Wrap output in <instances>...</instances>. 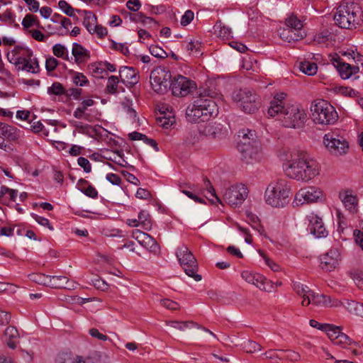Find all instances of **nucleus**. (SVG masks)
<instances>
[{
	"mask_svg": "<svg viewBox=\"0 0 363 363\" xmlns=\"http://www.w3.org/2000/svg\"><path fill=\"white\" fill-rule=\"evenodd\" d=\"M352 343V341L350 337L342 332L340 333V335H339V337L334 342L335 345L341 346L342 347H346L347 346L350 345Z\"/></svg>",
	"mask_w": 363,
	"mask_h": 363,
	"instance_id": "49",
	"label": "nucleus"
},
{
	"mask_svg": "<svg viewBox=\"0 0 363 363\" xmlns=\"http://www.w3.org/2000/svg\"><path fill=\"white\" fill-rule=\"evenodd\" d=\"M247 195V188L244 184H238L226 189L223 199L230 206H238L243 203Z\"/></svg>",
	"mask_w": 363,
	"mask_h": 363,
	"instance_id": "13",
	"label": "nucleus"
},
{
	"mask_svg": "<svg viewBox=\"0 0 363 363\" xmlns=\"http://www.w3.org/2000/svg\"><path fill=\"white\" fill-rule=\"evenodd\" d=\"M350 65L343 62L337 70L338 71L341 78L346 79L351 77Z\"/></svg>",
	"mask_w": 363,
	"mask_h": 363,
	"instance_id": "52",
	"label": "nucleus"
},
{
	"mask_svg": "<svg viewBox=\"0 0 363 363\" xmlns=\"http://www.w3.org/2000/svg\"><path fill=\"white\" fill-rule=\"evenodd\" d=\"M22 26L25 28H29L33 26H37L38 28H43V27L40 26V22L37 19L35 16L31 14H27L24 17V18L22 21Z\"/></svg>",
	"mask_w": 363,
	"mask_h": 363,
	"instance_id": "35",
	"label": "nucleus"
},
{
	"mask_svg": "<svg viewBox=\"0 0 363 363\" xmlns=\"http://www.w3.org/2000/svg\"><path fill=\"white\" fill-rule=\"evenodd\" d=\"M279 352L281 354L280 359H286L291 362H297L300 360L301 356L298 352L292 350H279Z\"/></svg>",
	"mask_w": 363,
	"mask_h": 363,
	"instance_id": "37",
	"label": "nucleus"
},
{
	"mask_svg": "<svg viewBox=\"0 0 363 363\" xmlns=\"http://www.w3.org/2000/svg\"><path fill=\"white\" fill-rule=\"evenodd\" d=\"M286 174L291 179L308 182L320 174V165L309 154L297 151L291 155L285 164Z\"/></svg>",
	"mask_w": 363,
	"mask_h": 363,
	"instance_id": "2",
	"label": "nucleus"
},
{
	"mask_svg": "<svg viewBox=\"0 0 363 363\" xmlns=\"http://www.w3.org/2000/svg\"><path fill=\"white\" fill-rule=\"evenodd\" d=\"M148 234L144 233L140 230H135L133 232V238L138 240V242L142 245L148 237Z\"/></svg>",
	"mask_w": 363,
	"mask_h": 363,
	"instance_id": "60",
	"label": "nucleus"
},
{
	"mask_svg": "<svg viewBox=\"0 0 363 363\" xmlns=\"http://www.w3.org/2000/svg\"><path fill=\"white\" fill-rule=\"evenodd\" d=\"M201 137V135L198 130H191L186 135L184 143L186 145H194L199 141Z\"/></svg>",
	"mask_w": 363,
	"mask_h": 363,
	"instance_id": "38",
	"label": "nucleus"
},
{
	"mask_svg": "<svg viewBox=\"0 0 363 363\" xmlns=\"http://www.w3.org/2000/svg\"><path fill=\"white\" fill-rule=\"evenodd\" d=\"M60 9L68 16L74 17V9L66 1L60 0L58 3Z\"/></svg>",
	"mask_w": 363,
	"mask_h": 363,
	"instance_id": "47",
	"label": "nucleus"
},
{
	"mask_svg": "<svg viewBox=\"0 0 363 363\" xmlns=\"http://www.w3.org/2000/svg\"><path fill=\"white\" fill-rule=\"evenodd\" d=\"M305 35V33L303 30L296 31L294 29L290 28H284L279 31L280 38L288 43H293L302 39Z\"/></svg>",
	"mask_w": 363,
	"mask_h": 363,
	"instance_id": "24",
	"label": "nucleus"
},
{
	"mask_svg": "<svg viewBox=\"0 0 363 363\" xmlns=\"http://www.w3.org/2000/svg\"><path fill=\"white\" fill-rule=\"evenodd\" d=\"M247 218L248 220L251 223L252 227L253 228H256L260 234H262L264 232V228L259 224L258 217L256 215L253 214L252 213H247Z\"/></svg>",
	"mask_w": 363,
	"mask_h": 363,
	"instance_id": "45",
	"label": "nucleus"
},
{
	"mask_svg": "<svg viewBox=\"0 0 363 363\" xmlns=\"http://www.w3.org/2000/svg\"><path fill=\"white\" fill-rule=\"evenodd\" d=\"M0 133L9 141H16L21 137L20 130L2 123H0Z\"/></svg>",
	"mask_w": 363,
	"mask_h": 363,
	"instance_id": "25",
	"label": "nucleus"
},
{
	"mask_svg": "<svg viewBox=\"0 0 363 363\" xmlns=\"http://www.w3.org/2000/svg\"><path fill=\"white\" fill-rule=\"evenodd\" d=\"M161 305L164 308L172 310L177 311L179 309V305L178 303L172 301L170 299L164 298L160 301Z\"/></svg>",
	"mask_w": 363,
	"mask_h": 363,
	"instance_id": "56",
	"label": "nucleus"
},
{
	"mask_svg": "<svg viewBox=\"0 0 363 363\" xmlns=\"http://www.w3.org/2000/svg\"><path fill=\"white\" fill-rule=\"evenodd\" d=\"M176 256L186 275L194 278L196 281L201 280V276L197 274V261L186 245L178 247Z\"/></svg>",
	"mask_w": 363,
	"mask_h": 363,
	"instance_id": "9",
	"label": "nucleus"
},
{
	"mask_svg": "<svg viewBox=\"0 0 363 363\" xmlns=\"http://www.w3.org/2000/svg\"><path fill=\"white\" fill-rule=\"evenodd\" d=\"M340 260L341 254L340 249L333 247L320 257L321 268L325 271L330 272L336 268Z\"/></svg>",
	"mask_w": 363,
	"mask_h": 363,
	"instance_id": "17",
	"label": "nucleus"
},
{
	"mask_svg": "<svg viewBox=\"0 0 363 363\" xmlns=\"http://www.w3.org/2000/svg\"><path fill=\"white\" fill-rule=\"evenodd\" d=\"M120 81L126 86H134L139 82L138 72L131 67H123L119 70Z\"/></svg>",
	"mask_w": 363,
	"mask_h": 363,
	"instance_id": "20",
	"label": "nucleus"
},
{
	"mask_svg": "<svg viewBox=\"0 0 363 363\" xmlns=\"http://www.w3.org/2000/svg\"><path fill=\"white\" fill-rule=\"evenodd\" d=\"M167 325H169L173 328H175L177 330H179L180 331H184L186 329L196 328L199 329H202L204 331H206L209 333L213 337H216V335L209 330L208 329L201 327L200 325H199L197 323L192 321V320H187V321H178V320H167L166 321Z\"/></svg>",
	"mask_w": 363,
	"mask_h": 363,
	"instance_id": "22",
	"label": "nucleus"
},
{
	"mask_svg": "<svg viewBox=\"0 0 363 363\" xmlns=\"http://www.w3.org/2000/svg\"><path fill=\"white\" fill-rule=\"evenodd\" d=\"M72 81L76 86H83L89 82L86 77L80 72H77L74 74L72 77Z\"/></svg>",
	"mask_w": 363,
	"mask_h": 363,
	"instance_id": "54",
	"label": "nucleus"
},
{
	"mask_svg": "<svg viewBox=\"0 0 363 363\" xmlns=\"http://www.w3.org/2000/svg\"><path fill=\"white\" fill-rule=\"evenodd\" d=\"M286 26L296 31L302 30L303 23L296 16H291L286 20Z\"/></svg>",
	"mask_w": 363,
	"mask_h": 363,
	"instance_id": "36",
	"label": "nucleus"
},
{
	"mask_svg": "<svg viewBox=\"0 0 363 363\" xmlns=\"http://www.w3.org/2000/svg\"><path fill=\"white\" fill-rule=\"evenodd\" d=\"M4 335L8 347L11 349H15L16 347V340L18 339L19 334L16 328L13 326H9L5 330Z\"/></svg>",
	"mask_w": 363,
	"mask_h": 363,
	"instance_id": "28",
	"label": "nucleus"
},
{
	"mask_svg": "<svg viewBox=\"0 0 363 363\" xmlns=\"http://www.w3.org/2000/svg\"><path fill=\"white\" fill-rule=\"evenodd\" d=\"M67 277L65 276H50L49 286L54 289H62Z\"/></svg>",
	"mask_w": 363,
	"mask_h": 363,
	"instance_id": "41",
	"label": "nucleus"
},
{
	"mask_svg": "<svg viewBox=\"0 0 363 363\" xmlns=\"http://www.w3.org/2000/svg\"><path fill=\"white\" fill-rule=\"evenodd\" d=\"M299 69L304 74L312 76L316 74L318 66L315 62L303 61L300 62Z\"/></svg>",
	"mask_w": 363,
	"mask_h": 363,
	"instance_id": "32",
	"label": "nucleus"
},
{
	"mask_svg": "<svg viewBox=\"0 0 363 363\" xmlns=\"http://www.w3.org/2000/svg\"><path fill=\"white\" fill-rule=\"evenodd\" d=\"M259 254L262 256L264 258L266 264L271 268V269L274 272H278L280 269V267L279 264L275 263L272 259L267 257L265 255H264L261 251H259Z\"/></svg>",
	"mask_w": 363,
	"mask_h": 363,
	"instance_id": "62",
	"label": "nucleus"
},
{
	"mask_svg": "<svg viewBox=\"0 0 363 363\" xmlns=\"http://www.w3.org/2000/svg\"><path fill=\"white\" fill-rule=\"evenodd\" d=\"M150 252H156L159 249V245L156 240L150 235L142 245Z\"/></svg>",
	"mask_w": 363,
	"mask_h": 363,
	"instance_id": "50",
	"label": "nucleus"
},
{
	"mask_svg": "<svg viewBox=\"0 0 363 363\" xmlns=\"http://www.w3.org/2000/svg\"><path fill=\"white\" fill-rule=\"evenodd\" d=\"M339 198L344 204L345 208L352 214L357 213L358 200L351 191L347 190L339 194Z\"/></svg>",
	"mask_w": 363,
	"mask_h": 363,
	"instance_id": "21",
	"label": "nucleus"
},
{
	"mask_svg": "<svg viewBox=\"0 0 363 363\" xmlns=\"http://www.w3.org/2000/svg\"><path fill=\"white\" fill-rule=\"evenodd\" d=\"M203 182L207 191L211 194V196L216 199V202L221 203V200L219 197L217 196L216 191L213 186L211 185V183L209 181V179L206 177L203 179Z\"/></svg>",
	"mask_w": 363,
	"mask_h": 363,
	"instance_id": "57",
	"label": "nucleus"
},
{
	"mask_svg": "<svg viewBox=\"0 0 363 363\" xmlns=\"http://www.w3.org/2000/svg\"><path fill=\"white\" fill-rule=\"evenodd\" d=\"M286 94L277 93L270 102L268 114L271 117H277L282 125L288 128L298 129L304 126L307 120L305 111L296 105L286 104Z\"/></svg>",
	"mask_w": 363,
	"mask_h": 363,
	"instance_id": "1",
	"label": "nucleus"
},
{
	"mask_svg": "<svg viewBox=\"0 0 363 363\" xmlns=\"http://www.w3.org/2000/svg\"><path fill=\"white\" fill-rule=\"evenodd\" d=\"M323 144L328 152L335 157L346 155L350 148L347 139L337 131L326 133L323 137Z\"/></svg>",
	"mask_w": 363,
	"mask_h": 363,
	"instance_id": "8",
	"label": "nucleus"
},
{
	"mask_svg": "<svg viewBox=\"0 0 363 363\" xmlns=\"http://www.w3.org/2000/svg\"><path fill=\"white\" fill-rule=\"evenodd\" d=\"M242 345L244 350L247 353H253L262 350V347L259 344L250 340L244 341Z\"/></svg>",
	"mask_w": 363,
	"mask_h": 363,
	"instance_id": "39",
	"label": "nucleus"
},
{
	"mask_svg": "<svg viewBox=\"0 0 363 363\" xmlns=\"http://www.w3.org/2000/svg\"><path fill=\"white\" fill-rule=\"evenodd\" d=\"M290 188L286 180L279 179L272 182L265 191L266 202L273 207H283L287 203Z\"/></svg>",
	"mask_w": 363,
	"mask_h": 363,
	"instance_id": "6",
	"label": "nucleus"
},
{
	"mask_svg": "<svg viewBox=\"0 0 363 363\" xmlns=\"http://www.w3.org/2000/svg\"><path fill=\"white\" fill-rule=\"evenodd\" d=\"M82 90L81 89L70 88L68 89H65V96L68 97H73L74 99H77L82 94Z\"/></svg>",
	"mask_w": 363,
	"mask_h": 363,
	"instance_id": "63",
	"label": "nucleus"
},
{
	"mask_svg": "<svg viewBox=\"0 0 363 363\" xmlns=\"http://www.w3.org/2000/svg\"><path fill=\"white\" fill-rule=\"evenodd\" d=\"M237 148L241 154V160L246 164L259 162L263 157L260 142L255 132L249 129L239 131Z\"/></svg>",
	"mask_w": 363,
	"mask_h": 363,
	"instance_id": "3",
	"label": "nucleus"
},
{
	"mask_svg": "<svg viewBox=\"0 0 363 363\" xmlns=\"http://www.w3.org/2000/svg\"><path fill=\"white\" fill-rule=\"evenodd\" d=\"M233 98L235 101L240 103V108L247 113H255L260 106L258 96L247 89L234 91Z\"/></svg>",
	"mask_w": 363,
	"mask_h": 363,
	"instance_id": "10",
	"label": "nucleus"
},
{
	"mask_svg": "<svg viewBox=\"0 0 363 363\" xmlns=\"http://www.w3.org/2000/svg\"><path fill=\"white\" fill-rule=\"evenodd\" d=\"M102 62L94 63L89 66L90 71L95 75L96 77L103 78L104 74H106V71H105V67L104 65H101Z\"/></svg>",
	"mask_w": 363,
	"mask_h": 363,
	"instance_id": "43",
	"label": "nucleus"
},
{
	"mask_svg": "<svg viewBox=\"0 0 363 363\" xmlns=\"http://www.w3.org/2000/svg\"><path fill=\"white\" fill-rule=\"evenodd\" d=\"M218 112L217 105L213 100L200 96L187 107L186 117L191 123H199L217 116Z\"/></svg>",
	"mask_w": 363,
	"mask_h": 363,
	"instance_id": "4",
	"label": "nucleus"
},
{
	"mask_svg": "<svg viewBox=\"0 0 363 363\" xmlns=\"http://www.w3.org/2000/svg\"><path fill=\"white\" fill-rule=\"evenodd\" d=\"M194 18V13L191 10H187L182 16L180 23L183 26L189 25Z\"/></svg>",
	"mask_w": 363,
	"mask_h": 363,
	"instance_id": "58",
	"label": "nucleus"
},
{
	"mask_svg": "<svg viewBox=\"0 0 363 363\" xmlns=\"http://www.w3.org/2000/svg\"><path fill=\"white\" fill-rule=\"evenodd\" d=\"M94 104L93 99H88L83 100L79 106L76 108L74 111V116L77 119H84L88 122H92L94 121V116L87 113L88 107L91 106Z\"/></svg>",
	"mask_w": 363,
	"mask_h": 363,
	"instance_id": "23",
	"label": "nucleus"
},
{
	"mask_svg": "<svg viewBox=\"0 0 363 363\" xmlns=\"http://www.w3.org/2000/svg\"><path fill=\"white\" fill-rule=\"evenodd\" d=\"M56 363H74V357L71 353L62 352L57 354Z\"/></svg>",
	"mask_w": 363,
	"mask_h": 363,
	"instance_id": "53",
	"label": "nucleus"
},
{
	"mask_svg": "<svg viewBox=\"0 0 363 363\" xmlns=\"http://www.w3.org/2000/svg\"><path fill=\"white\" fill-rule=\"evenodd\" d=\"M293 289L296 293L303 298L301 305L303 306H308L310 305L308 297L311 295L312 290L308 286L303 285L300 282L294 283Z\"/></svg>",
	"mask_w": 363,
	"mask_h": 363,
	"instance_id": "26",
	"label": "nucleus"
},
{
	"mask_svg": "<svg viewBox=\"0 0 363 363\" xmlns=\"http://www.w3.org/2000/svg\"><path fill=\"white\" fill-rule=\"evenodd\" d=\"M161 114H164V116L157 118V121L163 128H168L175 123V119L173 116L169 115L167 116L165 113H161Z\"/></svg>",
	"mask_w": 363,
	"mask_h": 363,
	"instance_id": "46",
	"label": "nucleus"
},
{
	"mask_svg": "<svg viewBox=\"0 0 363 363\" xmlns=\"http://www.w3.org/2000/svg\"><path fill=\"white\" fill-rule=\"evenodd\" d=\"M215 32L217 35L223 39H229L232 38L231 29L218 21L214 26Z\"/></svg>",
	"mask_w": 363,
	"mask_h": 363,
	"instance_id": "30",
	"label": "nucleus"
},
{
	"mask_svg": "<svg viewBox=\"0 0 363 363\" xmlns=\"http://www.w3.org/2000/svg\"><path fill=\"white\" fill-rule=\"evenodd\" d=\"M150 52L152 55L157 58H165L167 57V52L160 47L152 45L149 48Z\"/></svg>",
	"mask_w": 363,
	"mask_h": 363,
	"instance_id": "48",
	"label": "nucleus"
},
{
	"mask_svg": "<svg viewBox=\"0 0 363 363\" xmlns=\"http://www.w3.org/2000/svg\"><path fill=\"white\" fill-rule=\"evenodd\" d=\"M352 278L357 287L363 290V272L354 273Z\"/></svg>",
	"mask_w": 363,
	"mask_h": 363,
	"instance_id": "64",
	"label": "nucleus"
},
{
	"mask_svg": "<svg viewBox=\"0 0 363 363\" xmlns=\"http://www.w3.org/2000/svg\"><path fill=\"white\" fill-rule=\"evenodd\" d=\"M323 190L317 186H311L301 189L296 194V200L306 203L320 202L324 200Z\"/></svg>",
	"mask_w": 363,
	"mask_h": 363,
	"instance_id": "15",
	"label": "nucleus"
},
{
	"mask_svg": "<svg viewBox=\"0 0 363 363\" xmlns=\"http://www.w3.org/2000/svg\"><path fill=\"white\" fill-rule=\"evenodd\" d=\"M205 132L214 138H221L225 133V130H223V125L216 123L207 125L205 128Z\"/></svg>",
	"mask_w": 363,
	"mask_h": 363,
	"instance_id": "29",
	"label": "nucleus"
},
{
	"mask_svg": "<svg viewBox=\"0 0 363 363\" xmlns=\"http://www.w3.org/2000/svg\"><path fill=\"white\" fill-rule=\"evenodd\" d=\"M186 47L189 53L199 55L201 52V43L199 40H191Z\"/></svg>",
	"mask_w": 363,
	"mask_h": 363,
	"instance_id": "51",
	"label": "nucleus"
},
{
	"mask_svg": "<svg viewBox=\"0 0 363 363\" xmlns=\"http://www.w3.org/2000/svg\"><path fill=\"white\" fill-rule=\"evenodd\" d=\"M125 14L128 16L130 20L133 22H145V20H147L149 22L152 21L153 19L150 17H145L142 13H138L131 14L129 12L125 11Z\"/></svg>",
	"mask_w": 363,
	"mask_h": 363,
	"instance_id": "55",
	"label": "nucleus"
},
{
	"mask_svg": "<svg viewBox=\"0 0 363 363\" xmlns=\"http://www.w3.org/2000/svg\"><path fill=\"white\" fill-rule=\"evenodd\" d=\"M311 112L313 121L318 124H334L338 119V114L335 108L323 99L313 102Z\"/></svg>",
	"mask_w": 363,
	"mask_h": 363,
	"instance_id": "7",
	"label": "nucleus"
},
{
	"mask_svg": "<svg viewBox=\"0 0 363 363\" xmlns=\"http://www.w3.org/2000/svg\"><path fill=\"white\" fill-rule=\"evenodd\" d=\"M241 277L247 283L256 286L260 290L267 292L272 291L273 288L272 282L269 281L264 276L259 273L246 270L242 272Z\"/></svg>",
	"mask_w": 363,
	"mask_h": 363,
	"instance_id": "16",
	"label": "nucleus"
},
{
	"mask_svg": "<svg viewBox=\"0 0 363 363\" xmlns=\"http://www.w3.org/2000/svg\"><path fill=\"white\" fill-rule=\"evenodd\" d=\"M327 328L324 330L327 333L328 337L334 343L342 333V328L340 326L328 324Z\"/></svg>",
	"mask_w": 363,
	"mask_h": 363,
	"instance_id": "34",
	"label": "nucleus"
},
{
	"mask_svg": "<svg viewBox=\"0 0 363 363\" xmlns=\"http://www.w3.org/2000/svg\"><path fill=\"white\" fill-rule=\"evenodd\" d=\"M172 75L168 69L159 66L150 73V80L152 89L158 94H164L167 91Z\"/></svg>",
	"mask_w": 363,
	"mask_h": 363,
	"instance_id": "11",
	"label": "nucleus"
},
{
	"mask_svg": "<svg viewBox=\"0 0 363 363\" xmlns=\"http://www.w3.org/2000/svg\"><path fill=\"white\" fill-rule=\"evenodd\" d=\"M362 18V11L357 3L344 2L337 9L334 16L335 23L340 28L350 29L359 24Z\"/></svg>",
	"mask_w": 363,
	"mask_h": 363,
	"instance_id": "5",
	"label": "nucleus"
},
{
	"mask_svg": "<svg viewBox=\"0 0 363 363\" xmlns=\"http://www.w3.org/2000/svg\"><path fill=\"white\" fill-rule=\"evenodd\" d=\"M48 94L50 95L62 96L65 94V89L60 82H54L48 89Z\"/></svg>",
	"mask_w": 363,
	"mask_h": 363,
	"instance_id": "42",
	"label": "nucleus"
},
{
	"mask_svg": "<svg viewBox=\"0 0 363 363\" xmlns=\"http://www.w3.org/2000/svg\"><path fill=\"white\" fill-rule=\"evenodd\" d=\"M169 87L173 95L182 97L191 93L196 88V85L187 77L178 75L172 81Z\"/></svg>",
	"mask_w": 363,
	"mask_h": 363,
	"instance_id": "14",
	"label": "nucleus"
},
{
	"mask_svg": "<svg viewBox=\"0 0 363 363\" xmlns=\"http://www.w3.org/2000/svg\"><path fill=\"white\" fill-rule=\"evenodd\" d=\"M333 40V35L328 31L323 32L315 37V40L318 43H325Z\"/></svg>",
	"mask_w": 363,
	"mask_h": 363,
	"instance_id": "59",
	"label": "nucleus"
},
{
	"mask_svg": "<svg viewBox=\"0 0 363 363\" xmlns=\"http://www.w3.org/2000/svg\"><path fill=\"white\" fill-rule=\"evenodd\" d=\"M78 164L83 168L84 171L86 173H89L91 170V165L89 161L83 157H80L77 160Z\"/></svg>",
	"mask_w": 363,
	"mask_h": 363,
	"instance_id": "61",
	"label": "nucleus"
},
{
	"mask_svg": "<svg viewBox=\"0 0 363 363\" xmlns=\"http://www.w3.org/2000/svg\"><path fill=\"white\" fill-rule=\"evenodd\" d=\"M309 221V229L312 234L317 238H325L328 235L323 219L314 213H311L307 216Z\"/></svg>",
	"mask_w": 363,
	"mask_h": 363,
	"instance_id": "19",
	"label": "nucleus"
},
{
	"mask_svg": "<svg viewBox=\"0 0 363 363\" xmlns=\"http://www.w3.org/2000/svg\"><path fill=\"white\" fill-rule=\"evenodd\" d=\"M119 82V79L116 76H111L108 79V84L106 86V89L110 94H115L117 92L118 84Z\"/></svg>",
	"mask_w": 363,
	"mask_h": 363,
	"instance_id": "44",
	"label": "nucleus"
},
{
	"mask_svg": "<svg viewBox=\"0 0 363 363\" xmlns=\"http://www.w3.org/2000/svg\"><path fill=\"white\" fill-rule=\"evenodd\" d=\"M13 51L19 54L16 61V65L19 69L33 74L39 72L40 67L38 60L32 58L33 52L30 50L18 46L14 48Z\"/></svg>",
	"mask_w": 363,
	"mask_h": 363,
	"instance_id": "12",
	"label": "nucleus"
},
{
	"mask_svg": "<svg viewBox=\"0 0 363 363\" xmlns=\"http://www.w3.org/2000/svg\"><path fill=\"white\" fill-rule=\"evenodd\" d=\"M29 277L30 279L33 281L38 284L49 286L50 276H48L44 274H32Z\"/></svg>",
	"mask_w": 363,
	"mask_h": 363,
	"instance_id": "40",
	"label": "nucleus"
},
{
	"mask_svg": "<svg viewBox=\"0 0 363 363\" xmlns=\"http://www.w3.org/2000/svg\"><path fill=\"white\" fill-rule=\"evenodd\" d=\"M84 17L83 25L86 27L89 33H92L94 26L96 25V16L91 11H84Z\"/></svg>",
	"mask_w": 363,
	"mask_h": 363,
	"instance_id": "31",
	"label": "nucleus"
},
{
	"mask_svg": "<svg viewBox=\"0 0 363 363\" xmlns=\"http://www.w3.org/2000/svg\"><path fill=\"white\" fill-rule=\"evenodd\" d=\"M72 52L77 64L84 62L90 57L89 51L77 43H73Z\"/></svg>",
	"mask_w": 363,
	"mask_h": 363,
	"instance_id": "27",
	"label": "nucleus"
},
{
	"mask_svg": "<svg viewBox=\"0 0 363 363\" xmlns=\"http://www.w3.org/2000/svg\"><path fill=\"white\" fill-rule=\"evenodd\" d=\"M310 304L319 308L338 307L341 305L340 301L325 294H316L312 291L308 297Z\"/></svg>",
	"mask_w": 363,
	"mask_h": 363,
	"instance_id": "18",
	"label": "nucleus"
},
{
	"mask_svg": "<svg viewBox=\"0 0 363 363\" xmlns=\"http://www.w3.org/2000/svg\"><path fill=\"white\" fill-rule=\"evenodd\" d=\"M140 225L145 230H150L152 228L150 216L147 211L143 210L138 214Z\"/></svg>",
	"mask_w": 363,
	"mask_h": 363,
	"instance_id": "33",
	"label": "nucleus"
}]
</instances>
